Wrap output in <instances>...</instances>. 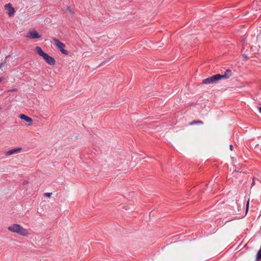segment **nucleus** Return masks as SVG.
Instances as JSON below:
<instances>
[{
	"mask_svg": "<svg viewBox=\"0 0 261 261\" xmlns=\"http://www.w3.org/2000/svg\"><path fill=\"white\" fill-rule=\"evenodd\" d=\"M11 232H15L22 236L27 237L29 234L28 230L18 224H13L8 227Z\"/></svg>",
	"mask_w": 261,
	"mask_h": 261,
	"instance_id": "nucleus-1",
	"label": "nucleus"
},
{
	"mask_svg": "<svg viewBox=\"0 0 261 261\" xmlns=\"http://www.w3.org/2000/svg\"><path fill=\"white\" fill-rule=\"evenodd\" d=\"M35 51L41 57H42L45 62L50 65H54L56 64L55 59L52 57L49 56L44 53L42 48L39 46L35 47Z\"/></svg>",
	"mask_w": 261,
	"mask_h": 261,
	"instance_id": "nucleus-2",
	"label": "nucleus"
},
{
	"mask_svg": "<svg viewBox=\"0 0 261 261\" xmlns=\"http://www.w3.org/2000/svg\"><path fill=\"white\" fill-rule=\"evenodd\" d=\"M222 79L220 74H216L202 80V84H215Z\"/></svg>",
	"mask_w": 261,
	"mask_h": 261,
	"instance_id": "nucleus-3",
	"label": "nucleus"
},
{
	"mask_svg": "<svg viewBox=\"0 0 261 261\" xmlns=\"http://www.w3.org/2000/svg\"><path fill=\"white\" fill-rule=\"evenodd\" d=\"M54 41L55 43V44L58 47V49L60 50V51L64 55H67L68 54V52L64 49V47H65V45L60 42L58 39H54Z\"/></svg>",
	"mask_w": 261,
	"mask_h": 261,
	"instance_id": "nucleus-4",
	"label": "nucleus"
},
{
	"mask_svg": "<svg viewBox=\"0 0 261 261\" xmlns=\"http://www.w3.org/2000/svg\"><path fill=\"white\" fill-rule=\"evenodd\" d=\"M41 37V36L35 30L30 31L27 35V37L31 39L40 38Z\"/></svg>",
	"mask_w": 261,
	"mask_h": 261,
	"instance_id": "nucleus-5",
	"label": "nucleus"
},
{
	"mask_svg": "<svg viewBox=\"0 0 261 261\" xmlns=\"http://www.w3.org/2000/svg\"><path fill=\"white\" fill-rule=\"evenodd\" d=\"M5 9L7 10L8 14L9 16L11 17L13 16L15 13L14 8L12 7V5L10 3L7 4L4 6Z\"/></svg>",
	"mask_w": 261,
	"mask_h": 261,
	"instance_id": "nucleus-6",
	"label": "nucleus"
},
{
	"mask_svg": "<svg viewBox=\"0 0 261 261\" xmlns=\"http://www.w3.org/2000/svg\"><path fill=\"white\" fill-rule=\"evenodd\" d=\"M21 149V148H17L10 149L6 152V155H10L13 154L15 153H18L20 151Z\"/></svg>",
	"mask_w": 261,
	"mask_h": 261,
	"instance_id": "nucleus-7",
	"label": "nucleus"
},
{
	"mask_svg": "<svg viewBox=\"0 0 261 261\" xmlns=\"http://www.w3.org/2000/svg\"><path fill=\"white\" fill-rule=\"evenodd\" d=\"M19 118L28 122H33V120L31 117L27 116L24 114H20L19 116Z\"/></svg>",
	"mask_w": 261,
	"mask_h": 261,
	"instance_id": "nucleus-8",
	"label": "nucleus"
},
{
	"mask_svg": "<svg viewBox=\"0 0 261 261\" xmlns=\"http://www.w3.org/2000/svg\"><path fill=\"white\" fill-rule=\"evenodd\" d=\"M232 74V71L230 69H227L224 74L221 75L222 79H228L229 78Z\"/></svg>",
	"mask_w": 261,
	"mask_h": 261,
	"instance_id": "nucleus-9",
	"label": "nucleus"
},
{
	"mask_svg": "<svg viewBox=\"0 0 261 261\" xmlns=\"http://www.w3.org/2000/svg\"><path fill=\"white\" fill-rule=\"evenodd\" d=\"M203 121L201 120H193V121L189 123V125H193L194 124H203Z\"/></svg>",
	"mask_w": 261,
	"mask_h": 261,
	"instance_id": "nucleus-10",
	"label": "nucleus"
},
{
	"mask_svg": "<svg viewBox=\"0 0 261 261\" xmlns=\"http://www.w3.org/2000/svg\"><path fill=\"white\" fill-rule=\"evenodd\" d=\"M249 200L248 199L247 201L246 205V213L248 212L249 208Z\"/></svg>",
	"mask_w": 261,
	"mask_h": 261,
	"instance_id": "nucleus-11",
	"label": "nucleus"
},
{
	"mask_svg": "<svg viewBox=\"0 0 261 261\" xmlns=\"http://www.w3.org/2000/svg\"><path fill=\"white\" fill-rule=\"evenodd\" d=\"M17 91H18V89L17 88H13V89L8 90V92H17Z\"/></svg>",
	"mask_w": 261,
	"mask_h": 261,
	"instance_id": "nucleus-12",
	"label": "nucleus"
},
{
	"mask_svg": "<svg viewBox=\"0 0 261 261\" xmlns=\"http://www.w3.org/2000/svg\"><path fill=\"white\" fill-rule=\"evenodd\" d=\"M51 194H52L51 193H46L44 194V195L45 196L49 197L51 196Z\"/></svg>",
	"mask_w": 261,
	"mask_h": 261,
	"instance_id": "nucleus-13",
	"label": "nucleus"
},
{
	"mask_svg": "<svg viewBox=\"0 0 261 261\" xmlns=\"http://www.w3.org/2000/svg\"><path fill=\"white\" fill-rule=\"evenodd\" d=\"M67 10L69 11V12L70 13H73V11L71 10V9L69 7H68V8H67Z\"/></svg>",
	"mask_w": 261,
	"mask_h": 261,
	"instance_id": "nucleus-14",
	"label": "nucleus"
},
{
	"mask_svg": "<svg viewBox=\"0 0 261 261\" xmlns=\"http://www.w3.org/2000/svg\"><path fill=\"white\" fill-rule=\"evenodd\" d=\"M229 148L231 150H232L233 149V146L232 145H229Z\"/></svg>",
	"mask_w": 261,
	"mask_h": 261,
	"instance_id": "nucleus-15",
	"label": "nucleus"
},
{
	"mask_svg": "<svg viewBox=\"0 0 261 261\" xmlns=\"http://www.w3.org/2000/svg\"><path fill=\"white\" fill-rule=\"evenodd\" d=\"M3 78L2 77H0V83L3 81Z\"/></svg>",
	"mask_w": 261,
	"mask_h": 261,
	"instance_id": "nucleus-16",
	"label": "nucleus"
},
{
	"mask_svg": "<svg viewBox=\"0 0 261 261\" xmlns=\"http://www.w3.org/2000/svg\"><path fill=\"white\" fill-rule=\"evenodd\" d=\"M258 110H259V112L261 113V107H259Z\"/></svg>",
	"mask_w": 261,
	"mask_h": 261,
	"instance_id": "nucleus-17",
	"label": "nucleus"
},
{
	"mask_svg": "<svg viewBox=\"0 0 261 261\" xmlns=\"http://www.w3.org/2000/svg\"><path fill=\"white\" fill-rule=\"evenodd\" d=\"M254 181H253L252 184V185L253 186V185H254Z\"/></svg>",
	"mask_w": 261,
	"mask_h": 261,
	"instance_id": "nucleus-18",
	"label": "nucleus"
}]
</instances>
